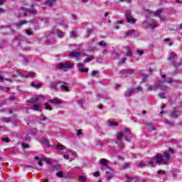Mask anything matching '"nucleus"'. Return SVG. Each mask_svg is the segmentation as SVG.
<instances>
[{"mask_svg":"<svg viewBox=\"0 0 182 182\" xmlns=\"http://www.w3.org/2000/svg\"><path fill=\"white\" fill-rule=\"evenodd\" d=\"M58 68L60 69H72L73 68V65L70 64V63L67 62V63H60L58 64Z\"/></svg>","mask_w":182,"mask_h":182,"instance_id":"nucleus-7","label":"nucleus"},{"mask_svg":"<svg viewBox=\"0 0 182 182\" xmlns=\"http://www.w3.org/2000/svg\"><path fill=\"white\" fill-rule=\"evenodd\" d=\"M157 173L164 175L166 174V171L164 170H159L157 171Z\"/></svg>","mask_w":182,"mask_h":182,"instance_id":"nucleus-53","label":"nucleus"},{"mask_svg":"<svg viewBox=\"0 0 182 182\" xmlns=\"http://www.w3.org/2000/svg\"><path fill=\"white\" fill-rule=\"evenodd\" d=\"M57 35L58 38H63V36H65V33L60 31H57Z\"/></svg>","mask_w":182,"mask_h":182,"instance_id":"nucleus-33","label":"nucleus"},{"mask_svg":"<svg viewBox=\"0 0 182 182\" xmlns=\"http://www.w3.org/2000/svg\"><path fill=\"white\" fill-rule=\"evenodd\" d=\"M126 134L123 132H117L116 134L117 140H122L124 137L126 141H130L132 140V133H130V129L126 128L124 129Z\"/></svg>","mask_w":182,"mask_h":182,"instance_id":"nucleus-2","label":"nucleus"},{"mask_svg":"<svg viewBox=\"0 0 182 182\" xmlns=\"http://www.w3.org/2000/svg\"><path fill=\"white\" fill-rule=\"evenodd\" d=\"M140 75L144 78V82H146V80L149 77V75L144 73H141Z\"/></svg>","mask_w":182,"mask_h":182,"instance_id":"nucleus-29","label":"nucleus"},{"mask_svg":"<svg viewBox=\"0 0 182 182\" xmlns=\"http://www.w3.org/2000/svg\"><path fill=\"white\" fill-rule=\"evenodd\" d=\"M26 12H30V14H31V15L36 14V10H31L30 9H24L23 7H21L19 10V14L21 15H26Z\"/></svg>","mask_w":182,"mask_h":182,"instance_id":"nucleus-6","label":"nucleus"},{"mask_svg":"<svg viewBox=\"0 0 182 182\" xmlns=\"http://www.w3.org/2000/svg\"><path fill=\"white\" fill-rule=\"evenodd\" d=\"M63 149H65V146L63 145H62V144L57 145L58 150H63Z\"/></svg>","mask_w":182,"mask_h":182,"instance_id":"nucleus-46","label":"nucleus"},{"mask_svg":"<svg viewBox=\"0 0 182 182\" xmlns=\"http://www.w3.org/2000/svg\"><path fill=\"white\" fill-rule=\"evenodd\" d=\"M42 143H43V144H46V146H47V147H49V146H50V144L49 143V140H48L46 139H42Z\"/></svg>","mask_w":182,"mask_h":182,"instance_id":"nucleus-31","label":"nucleus"},{"mask_svg":"<svg viewBox=\"0 0 182 182\" xmlns=\"http://www.w3.org/2000/svg\"><path fill=\"white\" fill-rule=\"evenodd\" d=\"M154 89H156V87L154 86V83L153 85H148L147 86V90L149 91V92H151V90H153Z\"/></svg>","mask_w":182,"mask_h":182,"instance_id":"nucleus-38","label":"nucleus"},{"mask_svg":"<svg viewBox=\"0 0 182 182\" xmlns=\"http://www.w3.org/2000/svg\"><path fill=\"white\" fill-rule=\"evenodd\" d=\"M146 166L150 167H154V158H152L148 161V164Z\"/></svg>","mask_w":182,"mask_h":182,"instance_id":"nucleus-20","label":"nucleus"},{"mask_svg":"<svg viewBox=\"0 0 182 182\" xmlns=\"http://www.w3.org/2000/svg\"><path fill=\"white\" fill-rule=\"evenodd\" d=\"M172 65H173L174 68H176V69L180 68V66H181L182 65V60L180 61L178 63H176V60H173L172 61Z\"/></svg>","mask_w":182,"mask_h":182,"instance_id":"nucleus-17","label":"nucleus"},{"mask_svg":"<svg viewBox=\"0 0 182 182\" xmlns=\"http://www.w3.org/2000/svg\"><path fill=\"white\" fill-rule=\"evenodd\" d=\"M135 31L134 30H129L125 33L124 38H129L132 33H134Z\"/></svg>","mask_w":182,"mask_h":182,"instance_id":"nucleus-22","label":"nucleus"},{"mask_svg":"<svg viewBox=\"0 0 182 182\" xmlns=\"http://www.w3.org/2000/svg\"><path fill=\"white\" fill-rule=\"evenodd\" d=\"M146 124H147V126H149V127H151V129H152V130H156V128L154 127H153V125L151 124V122H147Z\"/></svg>","mask_w":182,"mask_h":182,"instance_id":"nucleus-51","label":"nucleus"},{"mask_svg":"<svg viewBox=\"0 0 182 182\" xmlns=\"http://www.w3.org/2000/svg\"><path fill=\"white\" fill-rule=\"evenodd\" d=\"M18 74L22 77H35V75H36V73H35L34 72H29L27 75H23V74H22V73L21 72H18Z\"/></svg>","mask_w":182,"mask_h":182,"instance_id":"nucleus-10","label":"nucleus"},{"mask_svg":"<svg viewBox=\"0 0 182 182\" xmlns=\"http://www.w3.org/2000/svg\"><path fill=\"white\" fill-rule=\"evenodd\" d=\"M171 117L172 119H177L178 117V114L177 112L176 111H173L171 114Z\"/></svg>","mask_w":182,"mask_h":182,"instance_id":"nucleus-27","label":"nucleus"},{"mask_svg":"<svg viewBox=\"0 0 182 182\" xmlns=\"http://www.w3.org/2000/svg\"><path fill=\"white\" fill-rule=\"evenodd\" d=\"M92 32H93V29H87V38H89L90 36V33H92Z\"/></svg>","mask_w":182,"mask_h":182,"instance_id":"nucleus-41","label":"nucleus"},{"mask_svg":"<svg viewBox=\"0 0 182 182\" xmlns=\"http://www.w3.org/2000/svg\"><path fill=\"white\" fill-rule=\"evenodd\" d=\"M170 154L168 152H164L163 155L161 154H159L158 155H156V164H160V163H162V164H167L168 161H170Z\"/></svg>","mask_w":182,"mask_h":182,"instance_id":"nucleus-1","label":"nucleus"},{"mask_svg":"<svg viewBox=\"0 0 182 182\" xmlns=\"http://www.w3.org/2000/svg\"><path fill=\"white\" fill-rule=\"evenodd\" d=\"M31 85L32 87H35L36 89H38L42 87V83L36 84L35 82H31Z\"/></svg>","mask_w":182,"mask_h":182,"instance_id":"nucleus-24","label":"nucleus"},{"mask_svg":"<svg viewBox=\"0 0 182 182\" xmlns=\"http://www.w3.org/2000/svg\"><path fill=\"white\" fill-rule=\"evenodd\" d=\"M124 16L127 18V21L128 23H136V19L132 18V11L126 10L124 12Z\"/></svg>","mask_w":182,"mask_h":182,"instance_id":"nucleus-5","label":"nucleus"},{"mask_svg":"<svg viewBox=\"0 0 182 182\" xmlns=\"http://www.w3.org/2000/svg\"><path fill=\"white\" fill-rule=\"evenodd\" d=\"M163 12H164V9H160L154 12L153 14L155 15V16H159V15H161V14H163Z\"/></svg>","mask_w":182,"mask_h":182,"instance_id":"nucleus-19","label":"nucleus"},{"mask_svg":"<svg viewBox=\"0 0 182 182\" xmlns=\"http://www.w3.org/2000/svg\"><path fill=\"white\" fill-rule=\"evenodd\" d=\"M44 105L46 106L45 109L46 110H52V107H50L48 103H45Z\"/></svg>","mask_w":182,"mask_h":182,"instance_id":"nucleus-43","label":"nucleus"},{"mask_svg":"<svg viewBox=\"0 0 182 182\" xmlns=\"http://www.w3.org/2000/svg\"><path fill=\"white\" fill-rule=\"evenodd\" d=\"M77 103H78V105H80V107H82V109H83V100H79L78 101H77Z\"/></svg>","mask_w":182,"mask_h":182,"instance_id":"nucleus-49","label":"nucleus"},{"mask_svg":"<svg viewBox=\"0 0 182 182\" xmlns=\"http://www.w3.org/2000/svg\"><path fill=\"white\" fill-rule=\"evenodd\" d=\"M165 80V82H167L168 84L171 83V82H173V79L172 78H168L166 80Z\"/></svg>","mask_w":182,"mask_h":182,"instance_id":"nucleus-58","label":"nucleus"},{"mask_svg":"<svg viewBox=\"0 0 182 182\" xmlns=\"http://www.w3.org/2000/svg\"><path fill=\"white\" fill-rule=\"evenodd\" d=\"M37 102H39V97L32 98L30 101H28V103L33 104L37 103Z\"/></svg>","mask_w":182,"mask_h":182,"instance_id":"nucleus-26","label":"nucleus"},{"mask_svg":"<svg viewBox=\"0 0 182 182\" xmlns=\"http://www.w3.org/2000/svg\"><path fill=\"white\" fill-rule=\"evenodd\" d=\"M2 122H4V123H11V118L10 117H5L3 118Z\"/></svg>","mask_w":182,"mask_h":182,"instance_id":"nucleus-36","label":"nucleus"},{"mask_svg":"<svg viewBox=\"0 0 182 182\" xmlns=\"http://www.w3.org/2000/svg\"><path fill=\"white\" fill-rule=\"evenodd\" d=\"M58 85L59 82H50L49 87L51 90H58Z\"/></svg>","mask_w":182,"mask_h":182,"instance_id":"nucleus-11","label":"nucleus"},{"mask_svg":"<svg viewBox=\"0 0 182 182\" xmlns=\"http://www.w3.org/2000/svg\"><path fill=\"white\" fill-rule=\"evenodd\" d=\"M137 90L138 92H141V93H143V87L138 86L136 88L130 87L127 89L124 92V96H125V97H131V96H133L135 93H137Z\"/></svg>","mask_w":182,"mask_h":182,"instance_id":"nucleus-3","label":"nucleus"},{"mask_svg":"<svg viewBox=\"0 0 182 182\" xmlns=\"http://www.w3.org/2000/svg\"><path fill=\"white\" fill-rule=\"evenodd\" d=\"M112 173H113V169L109 168V170L106 171L107 177L108 180H112L113 178V176H112Z\"/></svg>","mask_w":182,"mask_h":182,"instance_id":"nucleus-12","label":"nucleus"},{"mask_svg":"<svg viewBox=\"0 0 182 182\" xmlns=\"http://www.w3.org/2000/svg\"><path fill=\"white\" fill-rule=\"evenodd\" d=\"M0 90L1 92H9V88L8 87L1 86Z\"/></svg>","mask_w":182,"mask_h":182,"instance_id":"nucleus-32","label":"nucleus"},{"mask_svg":"<svg viewBox=\"0 0 182 182\" xmlns=\"http://www.w3.org/2000/svg\"><path fill=\"white\" fill-rule=\"evenodd\" d=\"M101 166H104L105 167H107L109 161L106 159H101L100 160Z\"/></svg>","mask_w":182,"mask_h":182,"instance_id":"nucleus-14","label":"nucleus"},{"mask_svg":"<svg viewBox=\"0 0 182 182\" xmlns=\"http://www.w3.org/2000/svg\"><path fill=\"white\" fill-rule=\"evenodd\" d=\"M26 33L28 36H31V35H32V31L31 30H26Z\"/></svg>","mask_w":182,"mask_h":182,"instance_id":"nucleus-56","label":"nucleus"},{"mask_svg":"<svg viewBox=\"0 0 182 182\" xmlns=\"http://www.w3.org/2000/svg\"><path fill=\"white\" fill-rule=\"evenodd\" d=\"M23 149H29L30 146L28 144H22Z\"/></svg>","mask_w":182,"mask_h":182,"instance_id":"nucleus-55","label":"nucleus"},{"mask_svg":"<svg viewBox=\"0 0 182 182\" xmlns=\"http://www.w3.org/2000/svg\"><path fill=\"white\" fill-rule=\"evenodd\" d=\"M174 58H176V53L171 52L168 57V60H171V59H174Z\"/></svg>","mask_w":182,"mask_h":182,"instance_id":"nucleus-28","label":"nucleus"},{"mask_svg":"<svg viewBox=\"0 0 182 182\" xmlns=\"http://www.w3.org/2000/svg\"><path fill=\"white\" fill-rule=\"evenodd\" d=\"M41 160V161H46L48 164H50L52 163V159H50V158H42Z\"/></svg>","mask_w":182,"mask_h":182,"instance_id":"nucleus-25","label":"nucleus"},{"mask_svg":"<svg viewBox=\"0 0 182 182\" xmlns=\"http://www.w3.org/2000/svg\"><path fill=\"white\" fill-rule=\"evenodd\" d=\"M99 73V71H96V70H94L92 71V76H96V75H97Z\"/></svg>","mask_w":182,"mask_h":182,"instance_id":"nucleus-61","label":"nucleus"},{"mask_svg":"<svg viewBox=\"0 0 182 182\" xmlns=\"http://www.w3.org/2000/svg\"><path fill=\"white\" fill-rule=\"evenodd\" d=\"M154 87L156 90H161L162 92H165L168 89V87L166 85V80H159L157 82H154Z\"/></svg>","mask_w":182,"mask_h":182,"instance_id":"nucleus-4","label":"nucleus"},{"mask_svg":"<svg viewBox=\"0 0 182 182\" xmlns=\"http://www.w3.org/2000/svg\"><path fill=\"white\" fill-rule=\"evenodd\" d=\"M94 59H95V58L93 56L88 57L83 60V63H89V62H92V60H93Z\"/></svg>","mask_w":182,"mask_h":182,"instance_id":"nucleus-23","label":"nucleus"},{"mask_svg":"<svg viewBox=\"0 0 182 182\" xmlns=\"http://www.w3.org/2000/svg\"><path fill=\"white\" fill-rule=\"evenodd\" d=\"M147 164H146V162L144 161H137V167L139 168H143V167H146Z\"/></svg>","mask_w":182,"mask_h":182,"instance_id":"nucleus-13","label":"nucleus"},{"mask_svg":"<svg viewBox=\"0 0 182 182\" xmlns=\"http://www.w3.org/2000/svg\"><path fill=\"white\" fill-rule=\"evenodd\" d=\"M6 80L7 82H10V83H12V80L8 79V78H4V76L0 75V82H2V80Z\"/></svg>","mask_w":182,"mask_h":182,"instance_id":"nucleus-35","label":"nucleus"},{"mask_svg":"<svg viewBox=\"0 0 182 182\" xmlns=\"http://www.w3.org/2000/svg\"><path fill=\"white\" fill-rule=\"evenodd\" d=\"M79 181L80 182H86V178H85V176H79Z\"/></svg>","mask_w":182,"mask_h":182,"instance_id":"nucleus-44","label":"nucleus"},{"mask_svg":"<svg viewBox=\"0 0 182 182\" xmlns=\"http://www.w3.org/2000/svg\"><path fill=\"white\" fill-rule=\"evenodd\" d=\"M133 73H134V70L133 69H125L121 71V75L125 77H127L129 75H133Z\"/></svg>","mask_w":182,"mask_h":182,"instance_id":"nucleus-8","label":"nucleus"},{"mask_svg":"<svg viewBox=\"0 0 182 182\" xmlns=\"http://www.w3.org/2000/svg\"><path fill=\"white\" fill-rule=\"evenodd\" d=\"M103 142L102 141H97V146H103Z\"/></svg>","mask_w":182,"mask_h":182,"instance_id":"nucleus-59","label":"nucleus"},{"mask_svg":"<svg viewBox=\"0 0 182 182\" xmlns=\"http://www.w3.org/2000/svg\"><path fill=\"white\" fill-rule=\"evenodd\" d=\"M169 152L171 154H174V153H176V151H174V149H173V148H169Z\"/></svg>","mask_w":182,"mask_h":182,"instance_id":"nucleus-64","label":"nucleus"},{"mask_svg":"<svg viewBox=\"0 0 182 182\" xmlns=\"http://www.w3.org/2000/svg\"><path fill=\"white\" fill-rule=\"evenodd\" d=\"M167 124H169V126H174V122H171L168 121V119H166Z\"/></svg>","mask_w":182,"mask_h":182,"instance_id":"nucleus-57","label":"nucleus"},{"mask_svg":"<svg viewBox=\"0 0 182 182\" xmlns=\"http://www.w3.org/2000/svg\"><path fill=\"white\" fill-rule=\"evenodd\" d=\"M115 144H118V149H123L124 147V144L122 141H119V142L116 141Z\"/></svg>","mask_w":182,"mask_h":182,"instance_id":"nucleus-30","label":"nucleus"},{"mask_svg":"<svg viewBox=\"0 0 182 182\" xmlns=\"http://www.w3.org/2000/svg\"><path fill=\"white\" fill-rule=\"evenodd\" d=\"M77 135L80 137V136H82V129H79L77 132Z\"/></svg>","mask_w":182,"mask_h":182,"instance_id":"nucleus-60","label":"nucleus"},{"mask_svg":"<svg viewBox=\"0 0 182 182\" xmlns=\"http://www.w3.org/2000/svg\"><path fill=\"white\" fill-rule=\"evenodd\" d=\"M109 126H111V127H113V126H119V123L114 122H111L109 123Z\"/></svg>","mask_w":182,"mask_h":182,"instance_id":"nucleus-50","label":"nucleus"},{"mask_svg":"<svg viewBox=\"0 0 182 182\" xmlns=\"http://www.w3.org/2000/svg\"><path fill=\"white\" fill-rule=\"evenodd\" d=\"M2 141H5V143H9L11 139H9V138H2Z\"/></svg>","mask_w":182,"mask_h":182,"instance_id":"nucleus-54","label":"nucleus"},{"mask_svg":"<svg viewBox=\"0 0 182 182\" xmlns=\"http://www.w3.org/2000/svg\"><path fill=\"white\" fill-rule=\"evenodd\" d=\"M60 89L62 92H68L69 90V87L66 85H61Z\"/></svg>","mask_w":182,"mask_h":182,"instance_id":"nucleus-18","label":"nucleus"},{"mask_svg":"<svg viewBox=\"0 0 182 182\" xmlns=\"http://www.w3.org/2000/svg\"><path fill=\"white\" fill-rule=\"evenodd\" d=\"M156 23H148V26L149 27V28H156Z\"/></svg>","mask_w":182,"mask_h":182,"instance_id":"nucleus-45","label":"nucleus"},{"mask_svg":"<svg viewBox=\"0 0 182 182\" xmlns=\"http://www.w3.org/2000/svg\"><path fill=\"white\" fill-rule=\"evenodd\" d=\"M127 60L126 58H123L121 61H119V65H123Z\"/></svg>","mask_w":182,"mask_h":182,"instance_id":"nucleus-63","label":"nucleus"},{"mask_svg":"<svg viewBox=\"0 0 182 182\" xmlns=\"http://www.w3.org/2000/svg\"><path fill=\"white\" fill-rule=\"evenodd\" d=\"M95 50H96L95 48H90L88 49V51L92 52V53L95 52Z\"/></svg>","mask_w":182,"mask_h":182,"instance_id":"nucleus-62","label":"nucleus"},{"mask_svg":"<svg viewBox=\"0 0 182 182\" xmlns=\"http://www.w3.org/2000/svg\"><path fill=\"white\" fill-rule=\"evenodd\" d=\"M26 23H28V21H21L17 23V25L22 26V25H26Z\"/></svg>","mask_w":182,"mask_h":182,"instance_id":"nucleus-34","label":"nucleus"},{"mask_svg":"<svg viewBox=\"0 0 182 182\" xmlns=\"http://www.w3.org/2000/svg\"><path fill=\"white\" fill-rule=\"evenodd\" d=\"M69 56H70L71 58H77L79 56H80V52H71L69 53Z\"/></svg>","mask_w":182,"mask_h":182,"instance_id":"nucleus-15","label":"nucleus"},{"mask_svg":"<svg viewBox=\"0 0 182 182\" xmlns=\"http://www.w3.org/2000/svg\"><path fill=\"white\" fill-rule=\"evenodd\" d=\"M77 68L78 70H80V72H82V73H87V72H89V69H86L85 68V65H83V64L82 63H78L77 64Z\"/></svg>","mask_w":182,"mask_h":182,"instance_id":"nucleus-9","label":"nucleus"},{"mask_svg":"<svg viewBox=\"0 0 182 182\" xmlns=\"http://www.w3.org/2000/svg\"><path fill=\"white\" fill-rule=\"evenodd\" d=\"M127 50H128V53L126 54V56H132L133 55V52L130 50V48H127Z\"/></svg>","mask_w":182,"mask_h":182,"instance_id":"nucleus-39","label":"nucleus"},{"mask_svg":"<svg viewBox=\"0 0 182 182\" xmlns=\"http://www.w3.org/2000/svg\"><path fill=\"white\" fill-rule=\"evenodd\" d=\"M50 102H51L52 105H60V103H62V102L58 99L50 100Z\"/></svg>","mask_w":182,"mask_h":182,"instance_id":"nucleus-21","label":"nucleus"},{"mask_svg":"<svg viewBox=\"0 0 182 182\" xmlns=\"http://www.w3.org/2000/svg\"><path fill=\"white\" fill-rule=\"evenodd\" d=\"M33 109L37 110L38 112H42V109H39V105H34L33 106Z\"/></svg>","mask_w":182,"mask_h":182,"instance_id":"nucleus-37","label":"nucleus"},{"mask_svg":"<svg viewBox=\"0 0 182 182\" xmlns=\"http://www.w3.org/2000/svg\"><path fill=\"white\" fill-rule=\"evenodd\" d=\"M158 96H159L161 99H166V95H164L163 92L158 94Z\"/></svg>","mask_w":182,"mask_h":182,"instance_id":"nucleus-47","label":"nucleus"},{"mask_svg":"<svg viewBox=\"0 0 182 182\" xmlns=\"http://www.w3.org/2000/svg\"><path fill=\"white\" fill-rule=\"evenodd\" d=\"M136 53H138V55L139 56H141V55H144V50H136Z\"/></svg>","mask_w":182,"mask_h":182,"instance_id":"nucleus-48","label":"nucleus"},{"mask_svg":"<svg viewBox=\"0 0 182 182\" xmlns=\"http://www.w3.org/2000/svg\"><path fill=\"white\" fill-rule=\"evenodd\" d=\"M99 45H100V46H107V44L106 43H105V41H100V43H99Z\"/></svg>","mask_w":182,"mask_h":182,"instance_id":"nucleus-52","label":"nucleus"},{"mask_svg":"<svg viewBox=\"0 0 182 182\" xmlns=\"http://www.w3.org/2000/svg\"><path fill=\"white\" fill-rule=\"evenodd\" d=\"M77 31H73L70 33V38H76L77 35Z\"/></svg>","mask_w":182,"mask_h":182,"instance_id":"nucleus-40","label":"nucleus"},{"mask_svg":"<svg viewBox=\"0 0 182 182\" xmlns=\"http://www.w3.org/2000/svg\"><path fill=\"white\" fill-rule=\"evenodd\" d=\"M57 0H47L46 1V5H48V6H49L50 8H52V6H53V4H55Z\"/></svg>","mask_w":182,"mask_h":182,"instance_id":"nucleus-16","label":"nucleus"},{"mask_svg":"<svg viewBox=\"0 0 182 182\" xmlns=\"http://www.w3.org/2000/svg\"><path fill=\"white\" fill-rule=\"evenodd\" d=\"M57 177H59L60 178H63V172L62 171H58L56 173Z\"/></svg>","mask_w":182,"mask_h":182,"instance_id":"nucleus-42","label":"nucleus"}]
</instances>
